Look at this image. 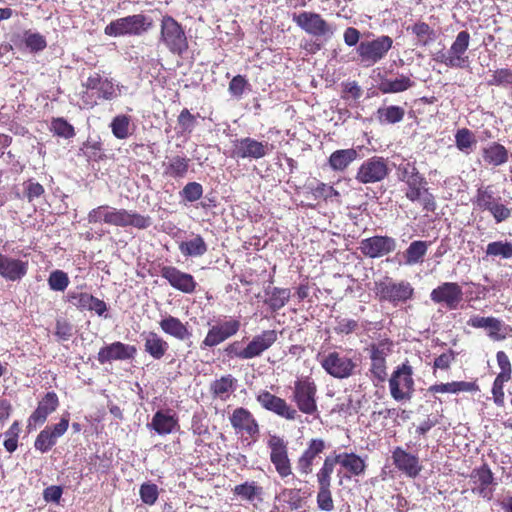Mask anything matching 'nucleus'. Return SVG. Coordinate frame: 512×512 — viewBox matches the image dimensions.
I'll return each instance as SVG.
<instances>
[{"label":"nucleus","mask_w":512,"mask_h":512,"mask_svg":"<svg viewBox=\"0 0 512 512\" xmlns=\"http://www.w3.org/2000/svg\"><path fill=\"white\" fill-rule=\"evenodd\" d=\"M160 42L176 55H182L188 49L187 37L182 26L171 16L162 18Z\"/></svg>","instance_id":"nucleus-1"},{"label":"nucleus","mask_w":512,"mask_h":512,"mask_svg":"<svg viewBox=\"0 0 512 512\" xmlns=\"http://www.w3.org/2000/svg\"><path fill=\"white\" fill-rule=\"evenodd\" d=\"M320 364L327 374L337 379H345L352 376L358 366L357 359L337 351L323 355L320 359Z\"/></svg>","instance_id":"nucleus-2"},{"label":"nucleus","mask_w":512,"mask_h":512,"mask_svg":"<svg viewBox=\"0 0 512 512\" xmlns=\"http://www.w3.org/2000/svg\"><path fill=\"white\" fill-rule=\"evenodd\" d=\"M393 40L387 35H382L371 41H362L357 47L360 62L370 67L384 59L392 48Z\"/></svg>","instance_id":"nucleus-3"},{"label":"nucleus","mask_w":512,"mask_h":512,"mask_svg":"<svg viewBox=\"0 0 512 512\" xmlns=\"http://www.w3.org/2000/svg\"><path fill=\"white\" fill-rule=\"evenodd\" d=\"M151 20L143 14H135L112 21L105 27L109 36L140 35L151 27Z\"/></svg>","instance_id":"nucleus-4"},{"label":"nucleus","mask_w":512,"mask_h":512,"mask_svg":"<svg viewBox=\"0 0 512 512\" xmlns=\"http://www.w3.org/2000/svg\"><path fill=\"white\" fill-rule=\"evenodd\" d=\"M412 367L402 364L392 373L389 380L390 394L396 401L410 400L414 391Z\"/></svg>","instance_id":"nucleus-5"},{"label":"nucleus","mask_w":512,"mask_h":512,"mask_svg":"<svg viewBox=\"0 0 512 512\" xmlns=\"http://www.w3.org/2000/svg\"><path fill=\"white\" fill-rule=\"evenodd\" d=\"M316 393V384L310 378L297 380L294 383L292 400L296 403L300 412L313 415L318 410Z\"/></svg>","instance_id":"nucleus-6"},{"label":"nucleus","mask_w":512,"mask_h":512,"mask_svg":"<svg viewBox=\"0 0 512 512\" xmlns=\"http://www.w3.org/2000/svg\"><path fill=\"white\" fill-rule=\"evenodd\" d=\"M377 295L381 301H387L393 306L405 303L414 295V288L407 281H385L376 284Z\"/></svg>","instance_id":"nucleus-7"},{"label":"nucleus","mask_w":512,"mask_h":512,"mask_svg":"<svg viewBox=\"0 0 512 512\" xmlns=\"http://www.w3.org/2000/svg\"><path fill=\"white\" fill-rule=\"evenodd\" d=\"M293 21L307 34L315 37L330 39L334 34V29L318 13L301 12L293 16Z\"/></svg>","instance_id":"nucleus-8"},{"label":"nucleus","mask_w":512,"mask_h":512,"mask_svg":"<svg viewBox=\"0 0 512 512\" xmlns=\"http://www.w3.org/2000/svg\"><path fill=\"white\" fill-rule=\"evenodd\" d=\"M270 460L281 478L292 475L291 462L288 457L287 443L283 438L272 435L268 439Z\"/></svg>","instance_id":"nucleus-9"},{"label":"nucleus","mask_w":512,"mask_h":512,"mask_svg":"<svg viewBox=\"0 0 512 512\" xmlns=\"http://www.w3.org/2000/svg\"><path fill=\"white\" fill-rule=\"evenodd\" d=\"M388 173L387 160L383 157L373 156L360 165L356 180L362 184L376 183L385 179Z\"/></svg>","instance_id":"nucleus-10"},{"label":"nucleus","mask_w":512,"mask_h":512,"mask_svg":"<svg viewBox=\"0 0 512 512\" xmlns=\"http://www.w3.org/2000/svg\"><path fill=\"white\" fill-rule=\"evenodd\" d=\"M104 217L106 224L120 227L132 226L137 229H146L152 223L149 216L141 215L135 211L113 207H111L109 214L104 215Z\"/></svg>","instance_id":"nucleus-11"},{"label":"nucleus","mask_w":512,"mask_h":512,"mask_svg":"<svg viewBox=\"0 0 512 512\" xmlns=\"http://www.w3.org/2000/svg\"><path fill=\"white\" fill-rule=\"evenodd\" d=\"M430 298L435 304L455 310L463 300V290L456 282H444L431 291Z\"/></svg>","instance_id":"nucleus-12"},{"label":"nucleus","mask_w":512,"mask_h":512,"mask_svg":"<svg viewBox=\"0 0 512 512\" xmlns=\"http://www.w3.org/2000/svg\"><path fill=\"white\" fill-rule=\"evenodd\" d=\"M262 408L286 419L296 420L300 417L298 411L282 399L266 390L260 391L256 397Z\"/></svg>","instance_id":"nucleus-13"},{"label":"nucleus","mask_w":512,"mask_h":512,"mask_svg":"<svg viewBox=\"0 0 512 512\" xmlns=\"http://www.w3.org/2000/svg\"><path fill=\"white\" fill-rule=\"evenodd\" d=\"M397 242L389 236H372L362 239L359 250L368 258H380L396 250Z\"/></svg>","instance_id":"nucleus-14"},{"label":"nucleus","mask_w":512,"mask_h":512,"mask_svg":"<svg viewBox=\"0 0 512 512\" xmlns=\"http://www.w3.org/2000/svg\"><path fill=\"white\" fill-rule=\"evenodd\" d=\"M270 151L268 142H261L251 137L237 139L233 142L232 157L260 159Z\"/></svg>","instance_id":"nucleus-15"},{"label":"nucleus","mask_w":512,"mask_h":512,"mask_svg":"<svg viewBox=\"0 0 512 512\" xmlns=\"http://www.w3.org/2000/svg\"><path fill=\"white\" fill-rule=\"evenodd\" d=\"M240 329V321L230 319L223 323L212 326L204 340L200 344V348L205 350L224 342L226 339L235 335Z\"/></svg>","instance_id":"nucleus-16"},{"label":"nucleus","mask_w":512,"mask_h":512,"mask_svg":"<svg viewBox=\"0 0 512 512\" xmlns=\"http://www.w3.org/2000/svg\"><path fill=\"white\" fill-rule=\"evenodd\" d=\"M160 274L174 289L182 293L192 294L196 290L197 282L194 277L174 266L161 267Z\"/></svg>","instance_id":"nucleus-17"},{"label":"nucleus","mask_w":512,"mask_h":512,"mask_svg":"<svg viewBox=\"0 0 512 512\" xmlns=\"http://www.w3.org/2000/svg\"><path fill=\"white\" fill-rule=\"evenodd\" d=\"M467 324L473 328H483L488 331V336L494 341H502L512 329L502 320L495 317H481L474 315L470 317Z\"/></svg>","instance_id":"nucleus-18"},{"label":"nucleus","mask_w":512,"mask_h":512,"mask_svg":"<svg viewBox=\"0 0 512 512\" xmlns=\"http://www.w3.org/2000/svg\"><path fill=\"white\" fill-rule=\"evenodd\" d=\"M159 326L166 335L185 342L188 348L193 347V334L187 322L183 323L179 318L167 315L160 320Z\"/></svg>","instance_id":"nucleus-19"},{"label":"nucleus","mask_w":512,"mask_h":512,"mask_svg":"<svg viewBox=\"0 0 512 512\" xmlns=\"http://www.w3.org/2000/svg\"><path fill=\"white\" fill-rule=\"evenodd\" d=\"M68 426V418H62L59 423L47 426L38 434L34 443L35 448L42 453L49 451L56 444L58 438L65 434Z\"/></svg>","instance_id":"nucleus-20"},{"label":"nucleus","mask_w":512,"mask_h":512,"mask_svg":"<svg viewBox=\"0 0 512 512\" xmlns=\"http://www.w3.org/2000/svg\"><path fill=\"white\" fill-rule=\"evenodd\" d=\"M326 448L325 441L319 438L311 439L296 463L300 475L307 476L313 471L314 460Z\"/></svg>","instance_id":"nucleus-21"},{"label":"nucleus","mask_w":512,"mask_h":512,"mask_svg":"<svg viewBox=\"0 0 512 512\" xmlns=\"http://www.w3.org/2000/svg\"><path fill=\"white\" fill-rule=\"evenodd\" d=\"M392 459L395 467L410 478H416L422 470L419 458L401 447L393 450Z\"/></svg>","instance_id":"nucleus-22"},{"label":"nucleus","mask_w":512,"mask_h":512,"mask_svg":"<svg viewBox=\"0 0 512 512\" xmlns=\"http://www.w3.org/2000/svg\"><path fill=\"white\" fill-rule=\"evenodd\" d=\"M470 34L467 31H461L457 34L454 42L449 48L448 55L453 63V68H466L469 64V57L466 52L469 48Z\"/></svg>","instance_id":"nucleus-23"},{"label":"nucleus","mask_w":512,"mask_h":512,"mask_svg":"<svg viewBox=\"0 0 512 512\" xmlns=\"http://www.w3.org/2000/svg\"><path fill=\"white\" fill-rule=\"evenodd\" d=\"M135 354L136 348L134 346L117 341L101 348L97 359L101 364H104L114 360H128L133 358Z\"/></svg>","instance_id":"nucleus-24"},{"label":"nucleus","mask_w":512,"mask_h":512,"mask_svg":"<svg viewBox=\"0 0 512 512\" xmlns=\"http://www.w3.org/2000/svg\"><path fill=\"white\" fill-rule=\"evenodd\" d=\"M59 401L55 392H48L39 401L36 410L30 415L28 419V427H36L43 424L47 417L53 413L58 407Z\"/></svg>","instance_id":"nucleus-25"},{"label":"nucleus","mask_w":512,"mask_h":512,"mask_svg":"<svg viewBox=\"0 0 512 512\" xmlns=\"http://www.w3.org/2000/svg\"><path fill=\"white\" fill-rule=\"evenodd\" d=\"M28 271V262L0 253V276L9 281L21 280Z\"/></svg>","instance_id":"nucleus-26"},{"label":"nucleus","mask_w":512,"mask_h":512,"mask_svg":"<svg viewBox=\"0 0 512 512\" xmlns=\"http://www.w3.org/2000/svg\"><path fill=\"white\" fill-rule=\"evenodd\" d=\"M178 426V419L172 410H158L147 423V428L154 430L158 435L171 434Z\"/></svg>","instance_id":"nucleus-27"},{"label":"nucleus","mask_w":512,"mask_h":512,"mask_svg":"<svg viewBox=\"0 0 512 512\" xmlns=\"http://www.w3.org/2000/svg\"><path fill=\"white\" fill-rule=\"evenodd\" d=\"M471 479L476 485L472 491L481 497L490 500L493 494V490L490 488V486L494 482L493 473L491 472L490 468L484 464L480 468L473 470Z\"/></svg>","instance_id":"nucleus-28"},{"label":"nucleus","mask_w":512,"mask_h":512,"mask_svg":"<svg viewBox=\"0 0 512 512\" xmlns=\"http://www.w3.org/2000/svg\"><path fill=\"white\" fill-rule=\"evenodd\" d=\"M278 339L276 330H264L260 334L255 335L247 344L249 359H253L262 355L268 350Z\"/></svg>","instance_id":"nucleus-29"},{"label":"nucleus","mask_w":512,"mask_h":512,"mask_svg":"<svg viewBox=\"0 0 512 512\" xmlns=\"http://www.w3.org/2000/svg\"><path fill=\"white\" fill-rule=\"evenodd\" d=\"M399 173L400 179L408 186V189L405 193L407 198H410L413 192L416 193L427 183L425 178L419 173L415 165L412 163L400 165Z\"/></svg>","instance_id":"nucleus-30"},{"label":"nucleus","mask_w":512,"mask_h":512,"mask_svg":"<svg viewBox=\"0 0 512 512\" xmlns=\"http://www.w3.org/2000/svg\"><path fill=\"white\" fill-rule=\"evenodd\" d=\"M231 425L236 430L245 431L250 436L259 433V428L253 415L245 408H237L230 417Z\"/></svg>","instance_id":"nucleus-31"},{"label":"nucleus","mask_w":512,"mask_h":512,"mask_svg":"<svg viewBox=\"0 0 512 512\" xmlns=\"http://www.w3.org/2000/svg\"><path fill=\"white\" fill-rule=\"evenodd\" d=\"M141 337L144 341V351L153 359H161L169 349V344L156 332H143Z\"/></svg>","instance_id":"nucleus-32"},{"label":"nucleus","mask_w":512,"mask_h":512,"mask_svg":"<svg viewBox=\"0 0 512 512\" xmlns=\"http://www.w3.org/2000/svg\"><path fill=\"white\" fill-rule=\"evenodd\" d=\"M386 356L385 348L383 346H373L371 349V368L370 371L373 376L380 382L385 381L386 372Z\"/></svg>","instance_id":"nucleus-33"},{"label":"nucleus","mask_w":512,"mask_h":512,"mask_svg":"<svg viewBox=\"0 0 512 512\" xmlns=\"http://www.w3.org/2000/svg\"><path fill=\"white\" fill-rule=\"evenodd\" d=\"M357 156L358 153L353 148L336 150L329 157V165L334 171H343Z\"/></svg>","instance_id":"nucleus-34"},{"label":"nucleus","mask_w":512,"mask_h":512,"mask_svg":"<svg viewBox=\"0 0 512 512\" xmlns=\"http://www.w3.org/2000/svg\"><path fill=\"white\" fill-rule=\"evenodd\" d=\"M483 159L493 166H500L508 161V150L499 143H492L483 149Z\"/></svg>","instance_id":"nucleus-35"},{"label":"nucleus","mask_w":512,"mask_h":512,"mask_svg":"<svg viewBox=\"0 0 512 512\" xmlns=\"http://www.w3.org/2000/svg\"><path fill=\"white\" fill-rule=\"evenodd\" d=\"M500 200L501 198L495 195L491 185L481 186L476 191L473 204L481 211H488L493 204Z\"/></svg>","instance_id":"nucleus-36"},{"label":"nucleus","mask_w":512,"mask_h":512,"mask_svg":"<svg viewBox=\"0 0 512 512\" xmlns=\"http://www.w3.org/2000/svg\"><path fill=\"white\" fill-rule=\"evenodd\" d=\"M179 250L185 257H200L207 252L208 248L204 239L200 235H195L190 240L181 242Z\"/></svg>","instance_id":"nucleus-37"},{"label":"nucleus","mask_w":512,"mask_h":512,"mask_svg":"<svg viewBox=\"0 0 512 512\" xmlns=\"http://www.w3.org/2000/svg\"><path fill=\"white\" fill-rule=\"evenodd\" d=\"M237 380L230 374L222 376L211 384V392L221 400H227L236 388Z\"/></svg>","instance_id":"nucleus-38"},{"label":"nucleus","mask_w":512,"mask_h":512,"mask_svg":"<svg viewBox=\"0 0 512 512\" xmlns=\"http://www.w3.org/2000/svg\"><path fill=\"white\" fill-rule=\"evenodd\" d=\"M110 128L115 138L119 140L127 139L133 131L131 117L125 114L115 116L110 123Z\"/></svg>","instance_id":"nucleus-39"},{"label":"nucleus","mask_w":512,"mask_h":512,"mask_svg":"<svg viewBox=\"0 0 512 512\" xmlns=\"http://www.w3.org/2000/svg\"><path fill=\"white\" fill-rule=\"evenodd\" d=\"M376 114L381 124H396L403 120L405 109L400 106L390 105L378 108Z\"/></svg>","instance_id":"nucleus-40"},{"label":"nucleus","mask_w":512,"mask_h":512,"mask_svg":"<svg viewBox=\"0 0 512 512\" xmlns=\"http://www.w3.org/2000/svg\"><path fill=\"white\" fill-rule=\"evenodd\" d=\"M427 250L428 243L426 241H413L404 252L405 264L412 266L422 262Z\"/></svg>","instance_id":"nucleus-41"},{"label":"nucleus","mask_w":512,"mask_h":512,"mask_svg":"<svg viewBox=\"0 0 512 512\" xmlns=\"http://www.w3.org/2000/svg\"><path fill=\"white\" fill-rule=\"evenodd\" d=\"M414 85V82L407 76L401 75L396 79H385L380 83L379 89L383 93L403 92Z\"/></svg>","instance_id":"nucleus-42"},{"label":"nucleus","mask_w":512,"mask_h":512,"mask_svg":"<svg viewBox=\"0 0 512 512\" xmlns=\"http://www.w3.org/2000/svg\"><path fill=\"white\" fill-rule=\"evenodd\" d=\"M339 457V464L346 468L354 475H360L365 470V462L355 453H342L337 454Z\"/></svg>","instance_id":"nucleus-43"},{"label":"nucleus","mask_w":512,"mask_h":512,"mask_svg":"<svg viewBox=\"0 0 512 512\" xmlns=\"http://www.w3.org/2000/svg\"><path fill=\"white\" fill-rule=\"evenodd\" d=\"M188 159L175 156L169 159L165 166V174L173 178H183L188 171Z\"/></svg>","instance_id":"nucleus-44"},{"label":"nucleus","mask_w":512,"mask_h":512,"mask_svg":"<svg viewBox=\"0 0 512 512\" xmlns=\"http://www.w3.org/2000/svg\"><path fill=\"white\" fill-rule=\"evenodd\" d=\"M266 294L269 295L266 303L273 311H278L284 307L290 298V291L285 288L274 287L271 290H266Z\"/></svg>","instance_id":"nucleus-45"},{"label":"nucleus","mask_w":512,"mask_h":512,"mask_svg":"<svg viewBox=\"0 0 512 512\" xmlns=\"http://www.w3.org/2000/svg\"><path fill=\"white\" fill-rule=\"evenodd\" d=\"M336 464H339V457L327 456L324 459L322 467L316 474L318 485H331V476Z\"/></svg>","instance_id":"nucleus-46"},{"label":"nucleus","mask_w":512,"mask_h":512,"mask_svg":"<svg viewBox=\"0 0 512 512\" xmlns=\"http://www.w3.org/2000/svg\"><path fill=\"white\" fill-rule=\"evenodd\" d=\"M410 29L421 46H427L436 39L435 31L425 22H417Z\"/></svg>","instance_id":"nucleus-47"},{"label":"nucleus","mask_w":512,"mask_h":512,"mask_svg":"<svg viewBox=\"0 0 512 512\" xmlns=\"http://www.w3.org/2000/svg\"><path fill=\"white\" fill-rule=\"evenodd\" d=\"M233 493L243 500L253 502L262 494V487L256 484V482H245L243 484L236 485L233 489Z\"/></svg>","instance_id":"nucleus-48"},{"label":"nucleus","mask_w":512,"mask_h":512,"mask_svg":"<svg viewBox=\"0 0 512 512\" xmlns=\"http://www.w3.org/2000/svg\"><path fill=\"white\" fill-rule=\"evenodd\" d=\"M486 255L490 257H500L502 259L512 258V241H494L487 245Z\"/></svg>","instance_id":"nucleus-49"},{"label":"nucleus","mask_w":512,"mask_h":512,"mask_svg":"<svg viewBox=\"0 0 512 512\" xmlns=\"http://www.w3.org/2000/svg\"><path fill=\"white\" fill-rule=\"evenodd\" d=\"M276 499L286 503L291 511L299 510L303 506V499L298 489L284 488Z\"/></svg>","instance_id":"nucleus-50"},{"label":"nucleus","mask_w":512,"mask_h":512,"mask_svg":"<svg viewBox=\"0 0 512 512\" xmlns=\"http://www.w3.org/2000/svg\"><path fill=\"white\" fill-rule=\"evenodd\" d=\"M408 199L412 202L418 201L427 212H434L436 210L435 198L425 186L416 193L413 192Z\"/></svg>","instance_id":"nucleus-51"},{"label":"nucleus","mask_w":512,"mask_h":512,"mask_svg":"<svg viewBox=\"0 0 512 512\" xmlns=\"http://www.w3.org/2000/svg\"><path fill=\"white\" fill-rule=\"evenodd\" d=\"M123 86L115 84L111 79L103 78L98 88L99 97L104 100H112L121 95Z\"/></svg>","instance_id":"nucleus-52"},{"label":"nucleus","mask_w":512,"mask_h":512,"mask_svg":"<svg viewBox=\"0 0 512 512\" xmlns=\"http://www.w3.org/2000/svg\"><path fill=\"white\" fill-rule=\"evenodd\" d=\"M331 485H318L317 492V506L322 511H332L334 509V502L330 490Z\"/></svg>","instance_id":"nucleus-53"},{"label":"nucleus","mask_w":512,"mask_h":512,"mask_svg":"<svg viewBox=\"0 0 512 512\" xmlns=\"http://www.w3.org/2000/svg\"><path fill=\"white\" fill-rule=\"evenodd\" d=\"M49 288L53 291L63 292L69 285V277L62 270H54L48 277Z\"/></svg>","instance_id":"nucleus-54"},{"label":"nucleus","mask_w":512,"mask_h":512,"mask_svg":"<svg viewBox=\"0 0 512 512\" xmlns=\"http://www.w3.org/2000/svg\"><path fill=\"white\" fill-rule=\"evenodd\" d=\"M179 133L182 135L190 134L196 127V116L192 115L188 109H183L177 119Z\"/></svg>","instance_id":"nucleus-55"},{"label":"nucleus","mask_w":512,"mask_h":512,"mask_svg":"<svg viewBox=\"0 0 512 512\" xmlns=\"http://www.w3.org/2000/svg\"><path fill=\"white\" fill-rule=\"evenodd\" d=\"M92 296L86 292L69 291L67 293V301L81 311H88Z\"/></svg>","instance_id":"nucleus-56"},{"label":"nucleus","mask_w":512,"mask_h":512,"mask_svg":"<svg viewBox=\"0 0 512 512\" xmlns=\"http://www.w3.org/2000/svg\"><path fill=\"white\" fill-rule=\"evenodd\" d=\"M51 130L55 135L65 139L72 138L75 135L74 127L64 118H55L51 122Z\"/></svg>","instance_id":"nucleus-57"},{"label":"nucleus","mask_w":512,"mask_h":512,"mask_svg":"<svg viewBox=\"0 0 512 512\" xmlns=\"http://www.w3.org/2000/svg\"><path fill=\"white\" fill-rule=\"evenodd\" d=\"M455 142L460 151L468 153L472 145L475 144V139L473 133L469 129L462 128L456 132Z\"/></svg>","instance_id":"nucleus-58"},{"label":"nucleus","mask_w":512,"mask_h":512,"mask_svg":"<svg viewBox=\"0 0 512 512\" xmlns=\"http://www.w3.org/2000/svg\"><path fill=\"white\" fill-rule=\"evenodd\" d=\"M24 43L31 52L42 51L46 48V40L44 36L39 33L26 31L24 33Z\"/></svg>","instance_id":"nucleus-59"},{"label":"nucleus","mask_w":512,"mask_h":512,"mask_svg":"<svg viewBox=\"0 0 512 512\" xmlns=\"http://www.w3.org/2000/svg\"><path fill=\"white\" fill-rule=\"evenodd\" d=\"M487 83L490 86L512 85V69L501 68L494 71Z\"/></svg>","instance_id":"nucleus-60"},{"label":"nucleus","mask_w":512,"mask_h":512,"mask_svg":"<svg viewBox=\"0 0 512 512\" xmlns=\"http://www.w3.org/2000/svg\"><path fill=\"white\" fill-rule=\"evenodd\" d=\"M511 378L497 375L492 386V395L494 403L502 407L504 405V384L508 382Z\"/></svg>","instance_id":"nucleus-61"},{"label":"nucleus","mask_w":512,"mask_h":512,"mask_svg":"<svg viewBox=\"0 0 512 512\" xmlns=\"http://www.w3.org/2000/svg\"><path fill=\"white\" fill-rule=\"evenodd\" d=\"M488 212L492 215L496 224L508 220L512 215V209L508 208L500 201H497L495 204H493V206L488 210Z\"/></svg>","instance_id":"nucleus-62"},{"label":"nucleus","mask_w":512,"mask_h":512,"mask_svg":"<svg viewBox=\"0 0 512 512\" xmlns=\"http://www.w3.org/2000/svg\"><path fill=\"white\" fill-rule=\"evenodd\" d=\"M181 196L188 202H195L202 197V185L197 182H190L184 186L180 192Z\"/></svg>","instance_id":"nucleus-63"},{"label":"nucleus","mask_w":512,"mask_h":512,"mask_svg":"<svg viewBox=\"0 0 512 512\" xmlns=\"http://www.w3.org/2000/svg\"><path fill=\"white\" fill-rule=\"evenodd\" d=\"M141 500L147 505H153L158 499V487L153 483H144L140 487Z\"/></svg>","instance_id":"nucleus-64"}]
</instances>
